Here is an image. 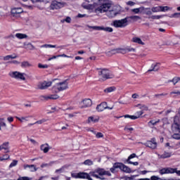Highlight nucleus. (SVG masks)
Listing matches in <instances>:
<instances>
[{"label": "nucleus", "mask_w": 180, "mask_h": 180, "mask_svg": "<svg viewBox=\"0 0 180 180\" xmlns=\"http://www.w3.org/2000/svg\"><path fill=\"white\" fill-rule=\"evenodd\" d=\"M174 170H172V168L167 167V168H163L159 171L160 175H164L165 174H171L173 172Z\"/></svg>", "instance_id": "nucleus-18"}, {"label": "nucleus", "mask_w": 180, "mask_h": 180, "mask_svg": "<svg viewBox=\"0 0 180 180\" xmlns=\"http://www.w3.org/2000/svg\"><path fill=\"white\" fill-rule=\"evenodd\" d=\"M173 172L171 174H176L179 176H180V170H178L177 168H172Z\"/></svg>", "instance_id": "nucleus-52"}, {"label": "nucleus", "mask_w": 180, "mask_h": 180, "mask_svg": "<svg viewBox=\"0 0 180 180\" xmlns=\"http://www.w3.org/2000/svg\"><path fill=\"white\" fill-rule=\"evenodd\" d=\"M131 12L134 13H143V9L142 7L138 8H133L131 10Z\"/></svg>", "instance_id": "nucleus-36"}, {"label": "nucleus", "mask_w": 180, "mask_h": 180, "mask_svg": "<svg viewBox=\"0 0 180 180\" xmlns=\"http://www.w3.org/2000/svg\"><path fill=\"white\" fill-rule=\"evenodd\" d=\"M11 15L13 16H16V15H20V13H23V8H13L11 11Z\"/></svg>", "instance_id": "nucleus-15"}, {"label": "nucleus", "mask_w": 180, "mask_h": 180, "mask_svg": "<svg viewBox=\"0 0 180 180\" xmlns=\"http://www.w3.org/2000/svg\"><path fill=\"white\" fill-rule=\"evenodd\" d=\"M51 86V82H44L38 84V89H47V88Z\"/></svg>", "instance_id": "nucleus-11"}, {"label": "nucleus", "mask_w": 180, "mask_h": 180, "mask_svg": "<svg viewBox=\"0 0 180 180\" xmlns=\"http://www.w3.org/2000/svg\"><path fill=\"white\" fill-rule=\"evenodd\" d=\"M142 13L147 15L148 16H151L153 15V12H151L150 8H144L142 7Z\"/></svg>", "instance_id": "nucleus-26"}, {"label": "nucleus", "mask_w": 180, "mask_h": 180, "mask_svg": "<svg viewBox=\"0 0 180 180\" xmlns=\"http://www.w3.org/2000/svg\"><path fill=\"white\" fill-rule=\"evenodd\" d=\"M118 165H119V163H115L114 165H113V167L110 169V171L111 172H112V174H115V169L119 168V167H117Z\"/></svg>", "instance_id": "nucleus-46"}, {"label": "nucleus", "mask_w": 180, "mask_h": 180, "mask_svg": "<svg viewBox=\"0 0 180 180\" xmlns=\"http://www.w3.org/2000/svg\"><path fill=\"white\" fill-rule=\"evenodd\" d=\"M87 27L89 29H93V30H103L104 32H107L108 33H112L113 32V28L110 27H101V26H90L88 25Z\"/></svg>", "instance_id": "nucleus-7"}, {"label": "nucleus", "mask_w": 180, "mask_h": 180, "mask_svg": "<svg viewBox=\"0 0 180 180\" xmlns=\"http://www.w3.org/2000/svg\"><path fill=\"white\" fill-rule=\"evenodd\" d=\"M25 49L27 50H34V46L33 44L29 43H24Z\"/></svg>", "instance_id": "nucleus-32"}, {"label": "nucleus", "mask_w": 180, "mask_h": 180, "mask_svg": "<svg viewBox=\"0 0 180 180\" xmlns=\"http://www.w3.org/2000/svg\"><path fill=\"white\" fill-rule=\"evenodd\" d=\"M136 153H132L131 155H130L128 158V159L127 160V161H130L132 158H136Z\"/></svg>", "instance_id": "nucleus-58"}, {"label": "nucleus", "mask_w": 180, "mask_h": 180, "mask_svg": "<svg viewBox=\"0 0 180 180\" xmlns=\"http://www.w3.org/2000/svg\"><path fill=\"white\" fill-rule=\"evenodd\" d=\"M5 150V153H9V142H5L0 146V151Z\"/></svg>", "instance_id": "nucleus-19"}, {"label": "nucleus", "mask_w": 180, "mask_h": 180, "mask_svg": "<svg viewBox=\"0 0 180 180\" xmlns=\"http://www.w3.org/2000/svg\"><path fill=\"white\" fill-rule=\"evenodd\" d=\"M115 91H116V87L115 86L108 87L104 89L105 94H110V92H115Z\"/></svg>", "instance_id": "nucleus-31"}, {"label": "nucleus", "mask_w": 180, "mask_h": 180, "mask_svg": "<svg viewBox=\"0 0 180 180\" xmlns=\"http://www.w3.org/2000/svg\"><path fill=\"white\" fill-rule=\"evenodd\" d=\"M23 167L24 169H26V168H29L31 172H36V171H37V168L34 165H24Z\"/></svg>", "instance_id": "nucleus-20"}, {"label": "nucleus", "mask_w": 180, "mask_h": 180, "mask_svg": "<svg viewBox=\"0 0 180 180\" xmlns=\"http://www.w3.org/2000/svg\"><path fill=\"white\" fill-rule=\"evenodd\" d=\"M83 106H82V108H89L90 106H92V100L89 98H86L82 101Z\"/></svg>", "instance_id": "nucleus-16"}, {"label": "nucleus", "mask_w": 180, "mask_h": 180, "mask_svg": "<svg viewBox=\"0 0 180 180\" xmlns=\"http://www.w3.org/2000/svg\"><path fill=\"white\" fill-rule=\"evenodd\" d=\"M84 165H94V162L91 160H86L84 162Z\"/></svg>", "instance_id": "nucleus-49"}, {"label": "nucleus", "mask_w": 180, "mask_h": 180, "mask_svg": "<svg viewBox=\"0 0 180 180\" xmlns=\"http://www.w3.org/2000/svg\"><path fill=\"white\" fill-rule=\"evenodd\" d=\"M131 41H133V43H137V44H141V46H144L146 44L141 39L137 37L132 38Z\"/></svg>", "instance_id": "nucleus-24"}, {"label": "nucleus", "mask_w": 180, "mask_h": 180, "mask_svg": "<svg viewBox=\"0 0 180 180\" xmlns=\"http://www.w3.org/2000/svg\"><path fill=\"white\" fill-rule=\"evenodd\" d=\"M172 130L173 133H180V127L179 124H172Z\"/></svg>", "instance_id": "nucleus-25"}, {"label": "nucleus", "mask_w": 180, "mask_h": 180, "mask_svg": "<svg viewBox=\"0 0 180 180\" xmlns=\"http://www.w3.org/2000/svg\"><path fill=\"white\" fill-rule=\"evenodd\" d=\"M96 110L97 112H103L105 109H108V103L107 102H103L101 104L98 105L96 106Z\"/></svg>", "instance_id": "nucleus-13"}, {"label": "nucleus", "mask_w": 180, "mask_h": 180, "mask_svg": "<svg viewBox=\"0 0 180 180\" xmlns=\"http://www.w3.org/2000/svg\"><path fill=\"white\" fill-rule=\"evenodd\" d=\"M127 162L128 164H131L132 165H135V166L139 165V162H131V161L127 160Z\"/></svg>", "instance_id": "nucleus-61"}, {"label": "nucleus", "mask_w": 180, "mask_h": 180, "mask_svg": "<svg viewBox=\"0 0 180 180\" xmlns=\"http://www.w3.org/2000/svg\"><path fill=\"white\" fill-rule=\"evenodd\" d=\"M112 26L117 28L126 27L127 26V18H124L121 20H115L112 22Z\"/></svg>", "instance_id": "nucleus-6"}, {"label": "nucleus", "mask_w": 180, "mask_h": 180, "mask_svg": "<svg viewBox=\"0 0 180 180\" xmlns=\"http://www.w3.org/2000/svg\"><path fill=\"white\" fill-rule=\"evenodd\" d=\"M98 78L101 82H103L107 79H112V78H115V75H113L109 69H100L98 71Z\"/></svg>", "instance_id": "nucleus-2"}, {"label": "nucleus", "mask_w": 180, "mask_h": 180, "mask_svg": "<svg viewBox=\"0 0 180 180\" xmlns=\"http://www.w3.org/2000/svg\"><path fill=\"white\" fill-rule=\"evenodd\" d=\"M15 58H18V56L16 55H8L6 56H4L3 60L4 61H9V60H15Z\"/></svg>", "instance_id": "nucleus-30"}, {"label": "nucleus", "mask_w": 180, "mask_h": 180, "mask_svg": "<svg viewBox=\"0 0 180 180\" xmlns=\"http://www.w3.org/2000/svg\"><path fill=\"white\" fill-rule=\"evenodd\" d=\"M179 123V116L178 115H176L174 117V124H177Z\"/></svg>", "instance_id": "nucleus-51"}, {"label": "nucleus", "mask_w": 180, "mask_h": 180, "mask_svg": "<svg viewBox=\"0 0 180 180\" xmlns=\"http://www.w3.org/2000/svg\"><path fill=\"white\" fill-rule=\"evenodd\" d=\"M40 148H41V150L43 151V153L46 154V153L50 150L51 148L49 143H44L41 145Z\"/></svg>", "instance_id": "nucleus-21"}, {"label": "nucleus", "mask_w": 180, "mask_h": 180, "mask_svg": "<svg viewBox=\"0 0 180 180\" xmlns=\"http://www.w3.org/2000/svg\"><path fill=\"white\" fill-rule=\"evenodd\" d=\"M17 180H33V178L29 176H20Z\"/></svg>", "instance_id": "nucleus-48"}, {"label": "nucleus", "mask_w": 180, "mask_h": 180, "mask_svg": "<svg viewBox=\"0 0 180 180\" xmlns=\"http://www.w3.org/2000/svg\"><path fill=\"white\" fill-rule=\"evenodd\" d=\"M160 179H161L157 176H152L150 177V180H160Z\"/></svg>", "instance_id": "nucleus-62"}, {"label": "nucleus", "mask_w": 180, "mask_h": 180, "mask_svg": "<svg viewBox=\"0 0 180 180\" xmlns=\"http://www.w3.org/2000/svg\"><path fill=\"white\" fill-rule=\"evenodd\" d=\"M129 19H131L132 20H140V19H141V17L139 15H131L129 17Z\"/></svg>", "instance_id": "nucleus-47"}, {"label": "nucleus", "mask_w": 180, "mask_h": 180, "mask_svg": "<svg viewBox=\"0 0 180 180\" xmlns=\"http://www.w3.org/2000/svg\"><path fill=\"white\" fill-rule=\"evenodd\" d=\"M38 67H39V68H49V65H42L41 63H39Z\"/></svg>", "instance_id": "nucleus-59"}, {"label": "nucleus", "mask_w": 180, "mask_h": 180, "mask_svg": "<svg viewBox=\"0 0 180 180\" xmlns=\"http://www.w3.org/2000/svg\"><path fill=\"white\" fill-rule=\"evenodd\" d=\"M172 155V153L165 151L163 154L158 155L159 158L165 160V158H169Z\"/></svg>", "instance_id": "nucleus-22"}, {"label": "nucleus", "mask_w": 180, "mask_h": 180, "mask_svg": "<svg viewBox=\"0 0 180 180\" xmlns=\"http://www.w3.org/2000/svg\"><path fill=\"white\" fill-rule=\"evenodd\" d=\"M65 168H67V166L64 165L62 167H60V169H58L55 171L56 174H61L62 172H64V170L65 169Z\"/></svg>", "instance_id": "nucleus-38"}, {"label": "nucleus", "mask_w": 180, "mask_h": 180, "mask_svg": "<svg viewBox=\"0 0 180 180\" xmlns=\"http://www.w3.org/2000/svg\"><path fill=\"white\" fill-rule=\"evenodd\" d=\"M160 70V63H153L151 65V69L148 70V72H151V71H158Z\"/></svg>", "instance_id": "nucleus-23"}, {"label": "nucleus", "mask_w": 180, "mask_h": 180, "mask_svg": "<svg viewBox=\"0 0 180 180\" xmlns=\"http://www.w3.org/2000/svg\"><path fill=\"white\" fill-rule=\"evenodd\" d=\"M96 137L97 139H102V137H103V134L101 133V132H98L96 134Z\"/></svg>", "instance_id": "nucleus-60"}, {"label": "nucleus", "mask_w": 180, "mask_h": 180, "mask_svg": "<svg viewBox=\"0 0 180 180\" xmlns=\"http://www.w3.org/2000/svg\"><path fill=\"white\" fill-rule=\"evenodd\" d=\"M89 175L91 176H94V178H96V179L105 180L104 175H108V176H111L112 174L110 172L105 170L103 168H97L94 171L89 172Z\"/></svg>", "instance_id": "nucleus-1"}, {"label": "nucleus", "mask_w": 180, "mask_h": 180, "mask_svg": "<svg viewBox=\"0 0 180 180\" xmlns=\"http://www.w3.org/2000/svg\"><path fill=\"white\" fill-rule=\"evenodd\" d=\"M179 77H174L172 80H169V82H173L174 85H176V84H178V82H179Z\"/></svg>", "instance_id": "nucleus-43"}, {"label": "nucleus", "mask_w": 180, "mask_h": 180, "mask_svg": "<svg viewBox=\"0 0 180 180\" xmlns=\"http://www.w3.org/2000/svg\"><path fill=\"white\" fill-rule=\"evenodd\" d=\"M11 156L8 155H4L3 157H0V161H6V160H9Z\"/></svg>", "instance_id": "nucleus-45"}, {"label": "nucleus", "mask_w": 180, "mask_h": 180, "mask_svg": "<svg viewBox=\"0 0 180 180\" xmlns=\"http://www.w3.org/2000/svg\"><path fill=\"white\" fill-rule=\"evenodd\" d=\"M41 101H49V99H58V98H60V96H58V95L57 94H51L49 96H40Z\"/></svg>", "instance_id": "nucleus-12"}, {"label": "nucleus", "mask_w": 180, "mask_h": 180, "mask_svg": "<svg viewBox=\"0 0 180 180\" xmlns=\"http://www.w3.org/2000/svg\"><path fill=\"white\" fill-rule=\"evenodd\" d=\"M15 37H17V39H27V35L26 34H22V33H17L15 34Z\"/></svg>", "instance_id": "nucleus-33"}, {"label": "nucleus", "mask_w": 180, "mask_h": 180, "mask_svg": "<svg viewBox=\"0 0 180 180\" xmlns=\"http://www.w3.org/2000/svg\"><path fill=\"white\" fill-rule=\"evenodd\" d=\"M172 138L175 140H179L180 139V134H176V132H174V134L172 135Z\"/></svg>", "instance_id": "nucleus-53"}, {"label": "nucleus", "mask_w": 180, "mask_h": 180, "mask_svg": "<svg viewBox=\"0 0 180 180\" xmlns=\"http://www.w3.org/2000/svg\"><path fill=\"white\" fill-rule=\"evenodd\" d=\"M8 64H14V65H19V64H20V62L14 60L8 61Z\"/></svg>", "instance_id": "nucleus-50"}, {"label": "nucleus", "mask_w": 180, "mask_h": 180, "mask_svg": "<svg viewBox=\"0 0 180 180\" xmlns=\"http://www.w3.org/2000/svg\"><path fill=\"white\" fill-rule=\"evenodd\" d=\"M163 17V15H151L149 17V19H161Z\"/></svg>", "instance_id": "nucleus-56"}, {"label": "nucleus", "mask_w": 180, "mask_h": 180, "mask_svg": "<svg viewBox=\"0 0 180 180\" xmlns=\"http://www.w3.org/2000/svg\"><path fill=\"white\" fill-rule=\"evenodd\" d=\"M18 165V160H13V162L10 164L9 168H13Z\"/></svg>", "instance_id": "nucleus-44"}, {"label": "nucleus", "mask_w": 180, "mask_h": 180, "mask_svg": "<svg viewBox=\"0 0 180 180\" xmlns=\"http://www.w3.org/2000/svg\"><path fill=\"white\" fill-rule=\"evenodd\" d=\"M72 177L78 179L79 178V173H72Z\"/></svg>", "instance_id": "nucleus-63"}, {"label": "nucleus", "mask_w": 180, "mask_h": 180, "mask_svg": "<svg viewBox=\"0 0 180 180\" xmlns=\"http://www.w3.org/2000/svg\"><path fill=\"white\" fill-rule=\"evenodd\" d=\"M160 12H167V11H171L172 8H169L168 6H160Z\"/></svg>", "instance_id": "nucleus-39"}, {"label": "nucleus", "mask_w": 180, "mask_h": 180, "mask_svg": "<svg viewBox=\"0 0 180 180\" xmlns=\"http://www.w3.org/2000/svg\"><path fill=\"white\" fill-rule=\"evenodd\" d=\"M22 68H27L29 67H32V64H30L28 61H23L21 63Z\"/></svg>", "instance_id": "nucleus-35"}, {"label": "nucleus", "mask_w": 180, "mask_h": 180, "mask_svg": "<svg viewBox=\"0 0 180 180\" xmlns=\"http://www.w3.org/2000/svg\"><path fill=\"white\" fill-rule=\"evenodd\" d=\"M99 122V117H96L95 116L89 117L87 123H97Z\"/></svg>", "instance_id": "nucleus-28"}, {"label": "nucleus", "mask_w": 180, "mask_h": 180, "mask_svg": "<svg viewBox=\"0 0 180 180\" xmlns=\"http://www.w3.org/2000/svg\"><path fill=\"white\" fill-rule=\"evenodd\" d=\"M9 77L14 79H20V81H26V74L19 71H13L8 73Z\"/></svg>", "instance_id": "nucleus-4"}, {"label": "nucleus", "mask_w": 180, "mask_h": 180, "mask_svg": "<svg viewBox=\"0 0 180 180\" xmlns=\"http://www.w3.org/2000/svg\"><path fill=\"white\" fill-rule=\"evenodd\" d=\"M144 146L149 147V148H151L152 150H155L158 146L155 138H153L150 139V141H148L146 143H144Z\"/></svg>", "instance_id": "nucleus-9"}, {"label": "nucleus", "mask_w": 180, "mask_h": 180, "mask_svg": "<svg viewBox=\"0 0 180 180\" xmlns=\"http://www.w3.org/2000/svg\"><path fill=\"white\" fill-rule=\"evenodd\" d=\"M141 109H142V110H148V107H147V105H141Z\"/></svg>", "instance_id": "nucleus-64"}, {"label": "nucleus", "mask_w": 180, "mask_h": 180, "mask_svg": "<svg viewBox=\"0 0 180 180\" xmlns=\"http://www.w3.org/2000/svg\"><path fill=\"white\" fill-rule=\"evenodd\" d=\"M65 89H68V82H67V80L56 84L52 88V91L56 94H58V92H60L61 91H65Z\"/></svg>", "instance_id": "nucleus-3"}, {"label": "nucleus", "mask_w": 180, "mask_h": 180, "mask_svg": "<svg viewBox=\"0 0 180 180\" xmlns=\"http://www.w3.org/2000/svg\"><path fill=\"white\" fill-rule=\"evenodd\" d=\"M116 167H118L120 169H121V171H122L123 172H126L127 174H130L133 172V171H131V169H130V167L126 166L123 163H119V165L116 166Z\"/></svg>", "instance_id": "nucleus-10"}, {"label": "nucleus", "mask_w": 180, "mask_h": 180, "mask_svg": "<svg viewBox=\"0 0 180 180\" xmlns=\"http://www.w3.org/2000/svg\"><path fill=\"white\" fill-rule=\"evenodd\" d=\"M46 122H47V120H46L45 118H43L41 120H39L34 123H30L28 124L29 127L34 126V124H43V123H46Z\"/></svg>", "instance_id": "nucleus-27"}, {"label": "nucleus", "mask_w": 180, "mask_h": 180, "mask_svg": "<svg viewBox=\"0 0 180 180\" xmlns=\"http://www.w3.org/2000/svg\"><path fill=\"white\" fill-rule=\"evenodd\" d=\"M151 11H152V12H153V13L160 12V6H158V7H153V8H151Z\"/></svg>", "instance_id": "nucleus-54"}, {"label": "nucleus", "mask_w": 180, "mask_h": 180, "mask_svg": "<svg viewBox=\"0 0 180 180\" xmlns=\"http://www.w3.org/2000/svg\"><path fill=\"white\" fill-rule=\"evenodd\" d=\"M110 8H112V3H110V1H105L101 4L96 11L100 12V13H105V12H108Z\"/></svg>", "instance_id": "nucleus-5"}, {"label": "nucleus", "mask_w": 180, "mask_h": 180, "mask_svg": "<svg viewBox=\"0 0 180 180\" xmlns=\"http://www.w3.org/2000/svg\"><path fill=\"white\" fill-rule=\"evenodd\" d=\"M1 127H6V122H5V118H0V130Z\"/></svg>", "instance_id": "nucleus-37"}, {"label": "nucleus", "mask_w": 180, "mask_h": 180, "mask_svg": "<svg viewBox=\"0 0 180 180\" xmlns=\"http://www.w3.org/2000/svg\"><path fill=\"white\" fill-rule=\"evenodd\" d=\"M16 119L18 120H19V122H20V123H23V122H29V118L32 117V116H23V117H15Z\"/></svg>", "instance_id": "nucleus-29"}, {"label": "nucleus", "mask_w": 180, "mask_h": 180, "mask_svg": "<svg viewBox=\"0 0 180 180\" xmlns=\"http://www.w3.org/2000/svg\"><path fill=\"white\" fill-rule=\"evenodd\" d=\"M117 53V50L116 49H112L110 51H108L106 52L107 56H112L113 54H116Z\"/></svg>", "instance_id": "nucleus-41"}, {"label": "nucleus", "mask_w": 180, "mask_h": 180, "mask_svg": "<svg viewBox=\"0 0 180 180\" xmlns=\"http://www.w3.org/2000/svg\"><path fill=\"white\" fill-rule=\"evenodd\" d=\"M158 123H160V120H158L157 121L152 120L148 122L149 126H155Z\"/></svg>", "instance_id": "nucleus-40"}, {"label": "nucleus", "mask_w": 180, "mask_h": 180, "mask_svg": "<svg viewBox=\"0 0 180 180\" xmlns=\"http://www.w3.org/2000/svg\"><path fill=\"white\" fill-rule=\"evenodd\" d=\"M79 178L82 179H88V180H94L91 177V174L85 172H79Z\"/></svg>", "instance_id": "nucleus-17"}, {"label": "nucleus", "mask_w": 180, "mask_h": 180, "mask_svg": "<svg viewBox=\"0 0 180 180\" xmlns=\"http://www.w3.org/2000/svg\"><path fill=\"white\" fill-rule=\"evenodd\" d=\"M41 47H45V48H51V49H56V45H51V44H44L41 46Z\"/></svg>", "instance_id": "nucleus-55"}, {"label": "nucleus", "mask_w": 180, "mask_h": 180, "mask_svg": "<svg viewBox=\"0 0 180 180\" xmlns=\"http://www.w3.org/2000/svg\"><path fill=\"white\" fill-rule=\"evenodd\" d=\"M65 6V4L64 2L53 1L51 2L50 5V8L52 11H54V9H61V8H64Z\"/></svg>", "instance_id": "nucleus-8"}, {"label": "nucleus", "mask_w": 180, "mask_h": 180, "mask_svg": "<svg viewBox=\"0 0 180 180\" xmlns=\"http://www.w3.org/2000/svg\"><path fill=\"white\" fill-rule=\"evenodd\" d=\"M122 51L126 53H135L136 49L134 48H126L124 49H122Z\"/></svg>", "instance_id": "nucleus-34"}, {"label": "nucleus", "mask_w": 180, "mask_h": 180, "mask_svg": "<svg viewBox=\"0 0 180 180\" xmlns=\"http://www.w3.org/2000/svg\"><path fill=\"white\" fill-rule=\"evenodd\" d=\"M169 18H180V13H175L172 14Z\"/></svg>", "instance_id": "nucleus-57"}, {"label": "nucleus", "mask_w": 180, "mask_h": 180, "mask_svg": "<svg viewBox=\"0 0 180 180\" xmlns=\"http://www.w3.org/2000/svg\"><path fill=\"white\" fill-rule=\"evenodd\" d=\"M124 117L127 118L129 117V119H131L132 120H136V119H139V117L135 116V115H126L124 116Z\"/></svg>", "instance_id": "nucleus-42"}, {"label": "nucleus", "mask_w": 180, "mask_h": 180, "mask_svg": "<svg viewBox=\"0 0 180 180\" xmlns=\"http://www.w3.org/2000/svg\"><path fill=\"white\" fill-rule=\"evenodd\" d=\"M116 15H117V10L111 6L110 9L107 12V16H108V18H115Z\"/></svg>", "instance_id": "nucleus-14"}]
</instances>
